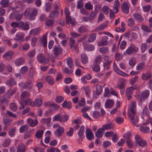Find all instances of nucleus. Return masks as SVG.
Wrapping results in <instances>:
<instances>
[{"label":"nucleus","instance_id":"obj_1","mask_svg":"<svg viewBox=\"0 0 152 152\" xmlns=\"http://www.w3.org/2000/svg\"><path fill=\"white\" fill-rule=\"evenodd\" d=\"M102 60V57L100 55L98 56L95 59L94 65L92 66V69L95 72H97L100 71V66L99 65Z\"/></svg>","mask_w":152,"mask_h":152},{"label":"nucleus","instance_id":"obj_2","mask_svg":"<svg viewBox=\"0 0 152 152\" xmlns=\"http://www.w3.org/2000/svg\"><path fill=\"white\" fill-rule=\"evenodd\" d=\"M138 50L139 48L138 47L135 46L133 45H131L130 46L126 49L125 53L129 55L135 53L138 51Z\"/></svg>","mask_w":152,"mask_h":152},{"label":"nucleus","instance_id":"obj_3","mask_svg":"<svg viewBox=\"0 0 152 152\" xmlns=\"http://www.w3.org/2000/svg\"><path fill=\"white\" fill-rule=\"evenodd\" d=\"M136 113V111L129 110L128 115L129 119L131 121V122L133 124H135L138 122L137 120L135 118V115Z\"/></svg>","mask_w":152,"mask_h":152},{"label":"nucleus","instance_id":"obj_4","mask_svg":"<svg viewBox=\"0 0 152 152\" xmlns=\"http://www.w3.org/2000/svg\"><path fill=\"white\" fill-rule=\"evenodd\" d=\"M149 92L148 90H146L141 93L138 94V97L140 102H142L144 99H146L148 96Z\"/></svg>","mask_w":152,"mask_h":152},{"label":"nucleus","instance_id":"obj_5","mask_svg":"<svg viewBox=\"0 0 152 152\" xmlns=\"http://www.w3.org/2000/svg\"><path fill=\"white\" fill-rule=\"evenodd\" d=\"M10 19L12 20L15 18L17 20H19L22 18V16L20 14L19 11H15L10 14L9 16Z\"/></svg>","mask_w":152,"mask_h":152},{"label":"nucleus","instance_id":"obj_6","mask_svg":"<svg viewBox=\"0 0 152 152\" xmlns=\"http://www.w3.org/2000/svg\"><path fill=\"white\" fill-rule=\"evenodd\" d=\"M136 89L135 87L132 86L127 88L125 91V93L127 97L128 100H130L132 98V94L133 91Z\"/></svg>","mask_w":152,"mask_h":152},{"label":"nucleus","instance_id":"obj_7","mask_svg":"<svg viewBox=\"0 0 152 152\" xmlns=\"http://www.w3.org/2000/svg\"><path fill=\"white\" fill-rule=\"evenodd\" d=\"M18 28H22L23 30H27L29 29V26L28 23H24L23 21H20L18 23Z\"/></svg>","mask_w":152,"mask_h":152},{"label":"nucleus","instance_id":"obj_8","mask_svg":"<svg viewBox=\"0 0 152 152\" xmlns=\"http://www.w3.org/2000/svg\"><path fill=\"white\" fill-rule=\"evenodd\" d=\"M108 39V37L107 36H103L102 39L98 42V45L100 47L107 45L109 44V42L107 41Z\"/></svg>","mask_w":152,"mask_h":152},{"label":"nucleus","instance_id":"obj_9","mask_svg":"<svg viewBox=\"0 0 152 152\" xmlns=\"http://www.w3.org/2000/svg\"><path fill=\"white\" fill-rule=\"evenodd\" d=\"M113 68L114 71L118 74L124 77L128 76V75L119 70L115 62L113 64Z\"/></svg>","mask_w":152,"mask_h":152},{"label":"nucleus","instance_id":"obj_10","mask_svg":"<svg viewBox=\"0 0 152 152\" xmlns=\"http://www.w3.org/2000/svg\"><path fill=\"white\" fill-rule=\"evenodd\" d=\"M86 137L88 140H91L94 138V134L91 130L89 129H86Z\"/></svg>","mask_w":152,"mask_h":152},{"label":"nucleus","instance_id":"obj_11","mask_svg":"<svg viewBox=\"0 0 152 152\" xmlns=\"http://www.w3.org/2000/svg\"><path fill=\"white\" fill-rule=\"evenodd\" d=\"M64 132V128L61 126L59 127L55 132V136L58 137H61Z\"/></svg>","mask_w":152,"mask_h":152},{"label":"nucleus","instance_id":"obj_12","mask_svg":"<svg viewBox=\"0 0 152 152\" xmlns=\"http://www.w3.org/2000/svg\"><path fill=\"white\" fill-rule=\"evenodd\" d=\"M62 51V49L60 46L58 47H55L53 49L54 54L56 57L61 54Z\"/></svg>","mask_w":152,"mask_h":152},{"label":"nucleus","instance_id":"obj_13","mask_svg":"<svg viewBox=\"0 0 152 152\" xmlns=\"http://www.w3.org/2000/svg\"><path fill=\"white\" fill-rule=\"evenodd\" d=\"M27 121L29 125L32 127H34L37 125L38 123L37 120H33L31 118L28 119Z\"/></svg>","mask_w":152,"mask_h":152},{"label":"nucleus","instance_id":"obj_14","mask_svg":"<svg viewBox=\"0 0 152 152\" xmlns=\"http://www.w3.org/2000/svg\"><path fill=\"white\" fill-rule=\"evenodd\" d=\"M26 149V147L23 143H21L18 146L16 152H25Z\"/></svg>","mask_w":152,"mask_h":152},{"label":"nucleus","instance_id":"obj_15","mask_svg":"<svg viewBox=\"0 0 152 152\" xmlns=\"http://www.w3.org/2000/svg\"><path fill=\"white\" fill-rule=\"evenodd\" d=\"M45 56L42 53L39 54L37 56V59L38 62L44 64L45 61Z\"/></svg>","mask_w":152,"mask_h":152},{"label":"nucleus","instance_id":"obj_16","mask_svg":"<svg viewBox=\"0 0 152 152\" xmlns=\"http://www.w3.org/2000/svg\"><path fill=\"white\" fill-rule=\"evenodd\" d=\"M114 103V101L109 99H107L105 103V106L106 108H111Z\"/></svg>","mask_w":152,"mask_h":152},{"label":"nucleus","instance_id":"obj_17","mask_svg":"<svg viewBox=\"0 0 152 152\" xmlns=\"http://www.w3.org/2000/svg\"><path fill=\"white\" fill-rule=\"evenodd\" d=\"M127 3L124 2L122 6V10L123 12L125 13H128L129 12V7Z\"/></svg>","mask_w":152,"mask_h":152},{"label":"nucleus","instance_id":"obj_18","mask_svg":"<svg viewBox=\"0 0 152 152\" xmlns=\"http://www.w3.org/2000/svg\"><path fill=\"white\" fill-rule=\"evenodd\" d=\"M33 83L31 81H27L26 82V84L21 88V89H24L27 88L28 90H31L33 86Z\"/></svg>","mask_w":152,"mask_h":152},{"label":"nucleus","instance_id":"obj_19","mask_svg":"<svg viewBox=\"0 0 152 152\" xmlns=\"http://www.w3.org/2000/svg\"><path fill=\"white\" fill-rule=\"evenodd\" d=\"M81 61L83 64H85L88 62V58L85 53H82L81 55Z\"/></svg>","mask_w":152,"mask_h":152},{"label":"nucleus","instance_id":"obj_20","mask_svg":"<svg viewBox=\"0 0 152 152\" xmlns=\"http://www.w3.org/2000/svg\"><path fill=\"white\" fill-rule=\"evenodd\" d=\"M113 127L114 126L113 124L111 123H110L108 124L103 125L102 128L103 129V130L104 131L105 130L112 129Z\"/></svg>","mask_w":152,"mask_h":152},{"label":"nucleus","instance_id":"obj_21","mask_svg":"<svg viewBox=\"0 0 152 152\" xmlns=\"http://www.w3.org/2000/svg\"><path fill=\"white\" fill-rule=\"evenodd\" d=\"M25 62V60L23 58H20L17 59L15 61V63L17 66L23 64Z\"/></svg>","mask_w":152,"mask_h":152},{"label":"nucleus","instance_id":"obj_22","mask_svg":"<svg viewBox=\"0 0 152 152\" xmlns=\"http://www.w3.org/2000/svg\"><path fill=\"white\" fill-rule=\"evenodd\" d=\"M37 12L38 10L37 9H34L29 17V20H32L34 19L35 16L37 14Z\"/></svg>","mask_w":152,"mask_h":152},{"label":"nucleus","instance_id":"obj_23","mask_svg":"<svg viewBox=\"0 0 152 152\" xmlns=\"http://www.w3.org/2000/svg\"><path fill=\"white\" fill-rule=\"evenodd\" d=\"M10 98V96H9L8 94H6L2 98L1 100V104H3L4 102L7 103V104L6 105H8V101L7 100L8 99Z\"/></svg>","mask_w":152,"mask_h":152},{"label":"nucleus","instance_id":"obj_24","mask_svg":"<svg viewBox=\"0 0 152 152\" xmlns=\"http://www.w3.org/2000/svg\"><path fill=\"white\" fill-rule=\"evenodd\" d=\"M103 131L102 128L99 129L95 132L96 136L98 138H101L103 136Z\"/></svg>","mask_w":152,"mask_h":152},{"label":"nucleus","instance_id":"obj_25","mask_svg":"<svg viewBox=\"0 0 152 152\" xmlns=\"http://www.w3.org/2000/svg\"><path fill=\"white\" fill-rule=\"evenodd\" d=\"M133 16L136 20L139 22H142L144 20L143 17L141 15L138 13H135L133 15Z\"/></svg>","mask_w":152,"mask_h":152},{"label":"nucleus","instance_id":"obj_26","mask_svg":"<svg viewBox=\"0 0 152 152\" xmlns=\"http://www.w3.org/2000/svg\"><path fill=\"white\" fill-rule=\"evenodd\" d=\"M24 35V34H17L15 35L16 38H15L14 39L16 41H23L24 40L23 37Z\"/></svg>","mask_w":152,"mask_h":152},{"label":"nucleus","instance_id":"obj_27","mask_svg":"<svg viewBox=\"0 0 152 152\" xmlns=\"http://www.w3.org/2000/svg\"><path fill=\"white\" fill-rule=\"evenodd\" d=\"M46 80L48 84L51 85H53L54 82V78L51 76L48 75L46 77Z\"/></svg>","mask_w":152,"mask_h":152},{"label":"nucleus","instance_id":"obj_28","mask_svg":"<svg viewBox=\"0 0 152 152\" xmlns=\"http://www.w3.org/2000/svg\"><path fill=\"white\" fill-rule=\"evenodd\" d=\"M40 29L39 28H36L32 30L29 34L31 35H38L40 33Z\"/></svg>","mask_w":152,"mask_h":152},{"label":"nucleus","instance_id":"obj_29","mask_svg":"<svg viewBox=\"0 0 152 152\" xmlns=\"http://www.w3.org/2000/svg\"><path fill=\"white\" fill-rule=\"evenodd\" d=\"M54 23V20L51 19H48L46 21L45 24L49 27H52Z\"/></svg>","mask_w":152,"mask_h":152},{"label":"nucleus","instance_id":"obj_30","mask_svg":"<svg viewBox=\"0 0 152 152\" xmlns=\"http://www.w3.org/2000/svg\"><path fill=\"white\" fill-rule=\"evenodd\" d=\"M151 74L148 72H146L145 74L143 73L142 76V79L144 80H146L151 78Z\"/></svg>","mask_w":152,"mask_h":152},{"label":"nucleus","instance_id":"obj_31","mask_svg":"<svg viewBox=\"0 0 152 152\" xmlns=\"http://www.w3.org/2000/svg\"><path fill=\"white\" fill-rule=\"evenodd\" d=\"M96 35L95 33H92L91 34L89 37L88 42H93L96 39Z\"/></svg>","mask_w":152,"mask_h":152},{"label":"nucleus","instance_id":"obj_32","mask_svg":"<svg viewBox=\"0 0 152 152\" xmlns=\"http://www.w3.org/2000/svg\"><path fill=\"white\" fill-rule=\"evenodd\" d=\"M145 66L144 62H142L138 64L137 66L136 69L137 70H141L144 68Z\"/></svg>","mask_w":152,"mask_h":152},{"label":"nucleus","instance_id":"obj_33","mask_svg":"<svg viewBox=\"0 0 152 152\" xmlns=\"http://www.w3.org/2000/svg\"><path fill=\"white\" fill-rule=\"evenodd\" d=\"M85 48L88 51H92L94 50L95 47L92 45L87 44L85 45Z\"/></svg>","mask_w":152,"mask_h":152},{"label":"nucleus","instance_id":"obj_34","mask_svg":"<svg viewBox=\"0 0 152 152\" xmlns=\"http://www.w3.org/2000/svg\"><path fill=\"white\" fill-rule=\"evenodd\" d=\"M140 129L142 132L145 133L148 132L150 130L149 128L147 126H142L140 128Z\"/></svg>","mask_w":152,"mask_h":152},{"label":"nucleus","instance_id":"obj_35","mask_svg":"<svg viewBox=\"0 0 152 152\" xmlns=\"http://www.w3.org/2000/svg\"><path fill=\"white\" fill-rule=\"evenodd\" d=\"M120 6L119 2L118 0H116L114 3V8L115 10V13H117L118 11V8Z\"/></svg>","mask_w":152,"mask_h":152},{"label":"nucleus","instance_id":"obj_36","mask_svg":"<svg viewBox=\"0 0 152 152\" xmlns=\"http://www.w3.org/2000/svg\"><path fill=\"white\" fill-rule=\"evenodd\" d=\"M63 118V117L60 114H58L56 115L53 117V121H62Z\"/></svg>","mask_w":152,"mask_h":152},{"label":"nucleus","instance_id":"obj_37","mask_svg":"<svg viewBox=\"0 0 152 152\" xmlns=\"http://www.w3.org/2000/svg\"><path fill=\"white\" fill-rule=\"evenodd\" d=\"M11 142L10 140L9 139H6L2 144L4 147H7L9 146Z\"/></svg>","mask_w":152,"mask_h":152},{"label":"nucleus","instance_id":"obj_38","mask_svg":"<svg viewBox=\"0 0 152 152\" xmlns=\"http://www.w3.org/2000/svg\"><path fill=\"white\" fill-rule=\"evenodd\" d=\"M58 14V11L57 10L52 11L50 13L49 16L50 18H54L56 17Z\"/></svg>","mask_w":152,"mask_h":152},{"label":"nucleus","instance_id":"obj_39","mask_svg":"<svg viewBox=\"0 0 152 152\" xmlns=\"http://www.w3.org/2000/svg\"><path fill=\"white\" fill-rule=\"evenodd\" d=\"M30 94L27 91H24L23 92L21 95L20 96L22 98L25 99L27 97H29Z\"/></svg>","mask_w":152,"mask_h":152},{"label":"nucleus","instance_id":"obj_40","mask_svg":"<svg viewBox=\"0 0 152 152\" xmlns=\"http://www.w3.org/2000/svg\"><path fill=\"white\" fill-rule=\"evenodd\" d=\"M51 120V118L49 117L47 118H44L42 119L41 121V123L42 124H49Z\"/></svg>","mask_w":152,"mask_h":152},{"label":"nucleus","instance_id":"obj_41","mask_svg":"<svg viewBox=\"0 0 152 152\" xmlns=\"http://www.w3.org/2000/svg\"><path fill=\"white\" fill-rule=\"evenodd\" d=\"M66 63L68 66L70 68H72L73 65V62L72 61V58H68L66 60Z\"/></svg>","mask_w":152,"mask_h":152},{"label":"nucleus","instance_id":"obj_42","mask_svg":"<svg viewBox=\"0 0 152 152\" xmlns=\"http://www.w3.org/2000/svg\"><path fill=\"white\" fill-rule=\"evenodd\" d=\"M138 145L141 147H145L147 145V142L146 141L142 139L137 143Z\"/></svg>","mask_w":152,"mask_h":152},{"label":"nucleus","instance_id":"obj_43","mask_svg":"<svg viewBox=\"0 0 152 152\" xmlns=\"http://www.w3.org/2000/svg\"><path fill=\"white\" fill-rule=\"evenodd\" d=\"M9 0H3L0 2V4L4 7H6L9 6Z\"/></svg>","mask_w":152,"mask_h":152},{"label":"nucleus","instance_id":"obj_44","mask_svg":"<svg viewBox=\"0 0 152 152\" xmlns=\"http://www.w3.org/2000/svg\"><path fill=\"white\" fill-rule=\"evenodd\" d=\"M28 129V126L26 125H24L22 126L20 129V132L23 133L25 131H26Z\"/></svg>","mask_w":152,"mask_h":152},{"label":"nucleus","instance_id":"obj_45","mask_svg":"<svg viewBox=\"0 0 152 152\" xmlns=\"http://www.w3.org/2000/svg\"><path fill=\"white\" fill-rule=\"evenodd\" d=\"M84 132V127L83 126H81L80 129L78 133V135L80 137H82L83 135Z\"/></svg>","mask_w":152,"mask_h":152},{"label":"nucleus","instance_id":"obj_46","mask_svg":"<svg viewBox=\"0 0 152 152\" xmlns=\"http://www.w3.org/2000/svg\"><path fill=\"white\" fill-rule=\"evenodd\" d=\"M43 133V131L42 130L38 131L35 134L37 138L39 139L42 136Z\"/></svg>","mask_w":152,"mask_h":152},{"label":"nucleus","instance_id":"obj_47","mask_svg":"<svg viewBox=\"0 0 152 152\" xmlns=\"http://www.w3.org/2000/svg\"><path fill=\"white\" fill-rule=\"evenodd\" d=\"M3 121L5 125L7 126H8L11 125L12 120L10 119L4 118L3 119Z\"/></svg>","mask_w":152,"mask_h":152},{"label":"nucleus","instance_id":"obj_48","mask_svg":"<svg viewBox=\"0 0 152 152\" xmlns=\"http://www.w3.org/2000/svg\"><path fill=\"white\" fill-rule=\"evenodd\" d=\"M13 52L11 51H8L5 53L3 57L4 58H6L7 57H10L13 56Z\"/></svg>","mask_w":152,"mask_h":152},{"label":"nucleus","instance_id":"obj_49","mask_svg":"<svg viewBox=\"0 0 152 152\" xmlns=\"http://www.w3.org/2000/svg\"><path fill=\"white\" fill-rule=\"evenodd\" d=\"M6 83L10 86H13L16 84V82L13 78H11L10 80L7 81Z\"/></svg>","mask_w":152,"mask_h":152},{"label":"nucleus","instance_id":"obj_50","mask_svg":"<svg viewBox=\"0 0 152 152\" xmlns=\"http://www.w3.org/2000/svg\"><path fill=\"white\" fill-rule=\"evenodd\" d=\"M142 114L143 115H146L147 116H148L149 115V112L147 106H145L144 107L143 110Z\"/></svg>","mask_w":152,"mask_h":152},{"label":"nucleus","instance_id":"obj_51","mask_svg":"<svg viewBox=\"0 0 152 152\" xmlns=\"http://www.w3.org/2000/svg\"><path fill=\"white\" fill-rule=\"evenodd\" d=\"M108 50V49L107 47H103L100 48L99 49V52L102 54L106 53Z\"/></svg>","mask_w":152,"mask_h":152},{"label":"nucleus","instance_id":"obj_52","mask_svg":"<svg viewBox=\"0 0 152 152\" xmlns=\"http://www.w3.org/2000/svg\"><path fill=\"white\" fill-rule=\"evenodd\" d=\"M64 100V97L61 96H57L55 99L56 102L58 103H61Z\"/></svg>","mask_w":152,"mask_h":152},{"label":"nucleus","instance_id":"obj_53","mask_svg":"<svg viewBox=\"0 0 152 152\" xmlns=\"http://www.w3.org/2000/svg\"><path fill=\"white\" fill-rule=\"evenodd\" d=\"M135 59L134 58H131L129 60V64L131 66L133 67L135 65Z\"/></svg>","mask_w":152,"mask_h":152},{"label":"nucleus","instance_id":"obj_54","mask_svg":"<svg viewBox=\"0 0 152 152\" xmlns=\"http://www.w3.org/2000/svg\"><path fill=\"white\" fill-rule=\"evenodd\" d=\"M47 152H60V151L57 148L52 147L47 150Z\"/></svg>","mask_w":152,"mask_h":152},{"label":"nucleus","instance_id":"obj_55","mask_svg":"<svg viewBox=\"0 0 152 152\" xmlns=\"http://www.w3.org/2000/svg\"><path fill=\"white\" fill-rule=\"evenodd\" d=\"M102 88L101 86L97 87L96 88V94L97 95H99L102 93Z\"/></svg>","mask_w":152,"mask_h":152},{"label":"nucleus","instance_id":"obj_56","mask_svg":"<svg viewBox=\"0 0 152 152\" xmlns=\"http://www.w3.org/2000/svg\"><path fill=\"white\" fill-rule=\"evenodd\" d=\"M103 12L105 15H107L109 11V8L107 6H104L102 9Z\"/></svg>","mask_w":152,"mask_h":152},{"label":"nucleus","instance_id":"obj_57","mask_svg":"<svg viewBox=\"0 0 152 152\" xmlns=\"http://www.w3.org/2000/svg\"><path fill=\"white\" fill-rule=\"evenodd\" d=\"M106 26L105 25L102 24L101 25L97 27L94 30V31H98L104 29Z\"/></svg>","mask_w":152,"mask_h":152},{"label":"nucleus","instance_id":"obj_58","mask_svg":"<svg viewBox=\"0 0 152 152\" xmlns=\"http://www.w3.org/2000/svg\"><path fill=\"white\" fill-rule=\"evenodd\" d=\"M10 109L13 111H15L17 109V106L14 103H11L10 105Z\"/></svg>","mask_w":152,"mask_h":152},{"label":"nucleus","instance_id":"obj_59","mask_svg":"<svg viewBox=\"0 0 152 152\" xmlns=\"http://www.w3.org/2000/svg\"><path fill=\"white\" fill-rule=\"evenodd\" d=\"M37 40V38L36 37H34L32 38L31 39V45L33 47H34L35 46Z\"/></svg>","mask_w":152,"mask_h":152},{"label":"nucleus","instance_id":"obj_60","mask_svg":"<svg viewBox=\"0 0 152 152\" xmlns=\"http://www.w3.org/2000/svg\"><path fill=\"white\" fill-rule=\"evenodd\" d=\"M70 45L71 48H72L73 47L75 43V40L73 37H71L69 40Z\"/></svg>","mask_w":152,"mask_h":152},{"label":"nucleus","instance_id":"obj_61","mask_svg":"<svg viewBox=\"0 0 152 152\" xmlns=\"http://www.w3.org/2000/svg\"><path fill=\"white\" fill-rule=\"evenodd\" d=\"M20 103L21 105V106L19 107V109L20 110L24 109L25 108V106L27 105L26 104L24 101L23 100H21L20 102Z\"/></svg>","mask_w":152,"mask_h":152},{"label":"nucleus","instance_id":"obj_62","mask_svg":"<svg viewBox=\"0 0 152 152\" xmlns=\"http://www.w3.org/2000/svg\"><path fill=\"white\" fill-rule=\"evenodd\" d=\"M110 90L108 87H106L104 90V97H109L110 94L109 93Z\"/></svg>","mask_w":152,"mask_h":152},{"label":"nucleus","instance_id":"obj_63","mask_svg":"<svg viewBox=\"0 0 152 152\" xmlns=\"http://www.w3.org/2000/svg\"><path fill=\"white\" fill-rule=\"evenodd\" d=\"M147 48V45L145 43H143L141 46V50L142 53H144Z\"/></svg>","mask_w":152,"mask_h":152},{"label":"nucleus","instance_id":"obj_64","mask_svg":"<svg viewBox=\"0 0 152 152\" xmlns=\"http://www.w3.org/2000/svg\"><path fill=\"white\" fill-rule=\"evenodd\" d=\"M111 145V142L107 141H105L103 142V146L104 148H107V146H110Z\"/></svg>","mask_w":152,"mask_h":152}]
</instances>
